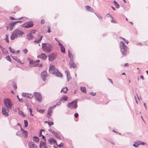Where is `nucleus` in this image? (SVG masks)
<instances>
[{
	"label": "nucleus",
	"instance_id": "obj_1",
	"mask_svg": "<svg viewBox=\"0 0 148 148\" xmlns=\"http://www.w3.org/2000/svg\"><path fill=\"white\" fill-rule=\"evenodd\" d=\"M54 46V44L52 43H43L42 45V48L44 52L48 53L53 50Z\"/></svg>",
	"mask_w": 148,
	"mask_h": 148
},
{
	"label": "nucleus",
	"instance_id": "obj_2",
	"mask_svg": "<svg viewBox=\"0 0 148 148\" xmlns=\"http://www.w3.org/2000/svg\"><path fill=\"white\" fill-rule=\"evenodd\" d=\"M24 34L23 32L19 29L15 30L11 35V39L13 40L15 38L18 37L21 38Z\"/></svg>",
	"mask_w": 148,
	"mask_h": 148
},
{
	"label": "nucleus",
	"instance_id": "obj_3",
	"mask_svg": "<svg viewBox=\"0 0 148 148\" xmlns=\"http://www.w3.org/2000/svg\"><path fill=\"white\" fill-rule=\"evenodd\" d=\"M120 45L121 52L123 55L125 56L127 54L128 48L122 41L120 42Z\"/></svg>",
	"mask_w": 148,
	"mask_h": 148
},
{
	"label": "nucleus",
	"instance_id": "obj_4",
	"mask_svg": "<svg viewBox=\"0 0 148 148\" xmlns=\"http://www.w3.org/2000/svg\"><path fill=\"white\" fill-rule=\"evenodd\" d=\"M4 104L8 109H10L12 108V106L13 105L12 101L10 99L7 98L4 99Z\"/></svg>",
	"mask_w": 148,
	"mask_h": 148
},
{
	"label": "nucleus",
	"instance_id": "obj_5",
	"mask_svg": "<svg viewBox=\"0 0 148 148\" xmlns=\"http://www.w3.org/2000/svg\"><path fill=\"white\" fill-rule=\"evenodd\" d=\"M77 100H76L73 101L70 103H68L67 104V106L71 109H76L77 107Z\"/></svg>",
	"mask_w": 148,
	"mask_h": 148
},
{
	"label": "nucleus",
	"instance_id": "obj_6",
	"mask_svg": "<svg viewBox=\"0 0 148 148\" xmlns=\"http://www.w3.org/2000/svg\"><path fill=\"white\" fill-rule=\"evenodd\" d=\"M34 25L32 21H29L23 24L21 26L26 28H29L32 27Z\"/></svg>",
	"mask_w": 148,
	"mask_h": 148
},
{
	"label": "nucleus",
	"instance_id": "obj_7",
	"mask_svg": "<svg viewBox=\"0 0 148 148\" xmlns=\"http://www.w3.org/2000/svg\"><path fill=\"white\" fill-rule=\"evenodd\" d=\"M57 55L56 53H50L48 56L49 60L51 62L53 61L57 58Z\"/></svg>",
	"mask_w": 148,
	"mask_h": 148
},
{
	"label": "nucleus",
	"instance_id": "obj_8",
	"mask_svg": "<svg viewBox=\"0 0 148 148\" xmlns=\"http://www.w3.org/2000/svg\"><path fill=\"white\" fill-rule=\"evenodd\" d=\"M34 96L35 97L37 101L40 102L42 99L41 95L38 92H34Z\"/></svg>",
	"mask_w": 148,
	"mask_h": 148
},
{
	"label": "nucleus",
	"instance_id": "obj_9",
	"mask_svg": "<svg viewBox=\"0 0 148 148\" xmlns=\"http://www.w3.org/2000/svg\"><path fill=\"white\" fill-rule=\"evenodd\" d=\"M58 70L53 65H50L49 67V71L50 73L54 74Z\"/></svg>",
	"mask_w": 148,
	"mask_h": 148
},
{
	"label": "nucleus",
	"instance_id": "obj_10",
	"mask_svg": "<svg viewBox=\"0 0 148 148\" xmlns=\"http://www.w3.org/2000/svg\"><path fill=\"white\" fill-rule=\"evenodd\" d=\"M27 60L29 61V65L30 67H32L38 65V64H36L35 61H34L33 60L31 59L30 58H28Z\"/></svg>",
	"mask_w": 148,
	"mask_h": 148
},
{
	"label": "nucleus",
	"instance_id": "obj_11",
	"mask_svg": "<svg viewBox=\"0 0 148 148\" xmlns=\"http://www.w3.org/2000/svg\"><path fill=\"white\" fill-rule=\"evenodd\" d=\"M47 73L46 71H44L41 73V78L43 81L45 82L46 80V77H47Z\"/></svg>",
	"mask_w": 148,
	"mask_h": 148
},
{
	"label": "nucleus",
	"instance_id": "obj_12",
	"mask_svg": "<svg viewBox=\"0 0 148 148\" xmlns=\"http://www.w3.org/2000/svg\"><path fill=\"white\" fill-rule=\"evenodd\" d=\"M47 56L44 53H42L38 56L37 58H40L42 60H45L47 58Z\"/></svg>",
	"mask_w": 148,
	"mask_h": 148
},
{
	"label": "nucleus",
	"instance_id": "obj_13",
	"mask_svg": "<svg viewBox=\"0 0 148 148\" xmlns=\"http://www.w3.org/2000/svg\"><path fill=\"white\" fill-rule=\"evenodd\" d=\"M8 109H7L5 108H2V114L3 115H5V116H8L9 114L8 112H9Z\"/></svg>",
	"mask_w": 148,
	"mask_h": 148
},
{
	"label": "nucleus",
	"instance_id": "obj_14",
	"mask_svg": "<svg viewBox=\"0 0 148 148\" xmlns=\"http://www.w3.org/2000/svg\"><path fill=\"white\" fill-rule=\"evenodd\" d=\"M69 66L70 68H75L77 66L76 64L74 63L73 59H71L69 62Z\"/></svg>",
	"mask_w": 148,
	"mask_h": 148
},
{
	"label": "nucleus",
	"instance_id": "obj_15",
	"mask_svg": "<svg viewBox=\"0 0 148 148\" xmlns=\"http://www.w3.org/2000/svg\"><path fill=\"white\" fill-rule=\"evenodd\" d=\"M22 95L23 97H24L27 98L31 99L33 97V96L32 95L24 92H23L22 93Z\"/></svg>",
	"mask_w": 148,
	"mask_h": 148
},
{
	"label": "nucleus",
	"instance_id": "obj_16",
	"mask_svg": "<svg viewBox=\"0 0 148 148\" xmlns=\"http://www.w3.org/2000/svg\"><path fill=\"white\" fill-rule=\"evenodd\" d=\"M28 145L29 148H37V146L33 142L29 141Z\"/></svg>",
	"mask_w": 148,
	"mask_h": 148
},
{
	"label": "nucleus",
	"instance_id": "obj_17",
	"mask_svg": "<svg viewBox=\"0 0 148 148\" xmlns=\"http://www.w3.org/2000/svg\"><path fill=\"white\" fill-rule=\"evenodd\" d=\"M21 131L22 133V135L24 136L25 138H27L28 137V132L27 131H26L21 128Z\"/></svg>",
	"mask_w": 148,
	"mask_h": 148
},
{
	"label": "nucleus",
	"instance_id": "obj_18",
	"mask_svg": "<svg viewBox=\"0 0 148 148\" xmlns=\"http://www.w3.org/2000/svg\"><path fill=\"white\" fill-rule=\"evenodd\" d=\"M40 148H48L46 145V142L41 140L40 143Z\"/></svg>",
	"mask_w": 148,
	"mask_h": 148
},
{
	"label": "nucleus",
	"instance_id": "obj_19",
	"mask_svg": "<svg viewBox=\"0 0 148 148\" xmlns=\"http://www.w3.org/2000/svg\"><path fill=\"white\" fill-rule=\"evenodd\" d=\"M49 143L51 145L53 144L54 143L57 144L56 141L53 138H51L48 140Z\"/></svg>",
	"mask_w": 148,
	"mask_h": 148
},
{
	"label": "nucleus",
	"instance_id": "obj_20",
	"mask_svg": "<svg viewBox=\"0 0 148 148\" xmlns=\"http://www.w3.org/2000/svg\"><path fill=\"white\" fill-rule=\"evenodd\" d=\"M54 75L58 77H62V73L60 72L58 70V71H56V72Z\"/></svg>",
	"mask_w": 148,
	"mask_h": 148
},
{
	"label": "nucleus",
	"instance_id": "obj_21",
	"mask_svg": "<svg viewBox=\"0 0 148 148\" xmlns=\"http://www.w3.org/2000/svg\"><path fill=\"white\" fill-rule=\"evenodd\" d=\"M33 36H32V33H30L27 36V38L28 40H32L33 38Z\"/></svg>",
	"mask_w": 148,
	"mask_h": 148
},
{
	"label": "nucleus",
	"instance_id": "obj_22",
	"mask_svg": "<svg viewBox=\"0 0 148 148\" xmlns=\"http://www.w3.org/2000/svg\"><path fill=\"white\" fill-rule=\"evenodd\" d=\"M55 136L60 140H61L62 138H63L62 135L60 133L59 134L58 133H57L55 135Z\"/></svg>",
	"mask_w": 148,
	"mask_h": 148
},
{
	"label": "nucleus",
	"instance_id": "obj_23",
	"mask_svg": "<svg viewBox=\"0 0 148 148\" xmlns=\"http://www.w3.org/2000/svg\"><path fill=\"white\" fill-rule=\"evenodd\" d=\"M65 74L66 75L67 80L68 82H69V80L71 79V77L70 75V73L69 71H66L65 72Z\"/></svg>",
	"mask_w": 148,
	"mask_h": 148
},
{
	"label": "nucleus",
	"instance_id": "obj_24",
	"mask_svg": "<svg viewBox=\"0 0 148 148\" xmlns=\"http://www.w3.org/2000/svg\"><path fill=\"white\" fill-rule=\"evenodd\" d=\"M52 110L50 108H49L48 110V113L47 117L49 118V117L51 116L52 112Z\"/></svg>",
	"mask_w": 148,
	"mask_h": 148
},
{
	"label": "nucleus",
	"instance_id": "obj_25",
	"mask_svg": "<svg viewBox=\"0 0 148 148\" xmlns=\"http://www.w3.org/2000/svg\"><path fill=\"white\" fill-rule=\"evenodd\" d=\"M16 23V21L14 22L11 23L9 24L10 28V30H12L13 29V27L15 25Z\"/></svg>",
	"mask_w": 148,
	"mask_h": 148
},
{
	"label": "nucleus",
	"instance_id": "obj_26",
	"mask_svg": "<svg viewBox=\"0 0 148 148\" xmlns=\"http://www.w3.org/2000/svg\"><path fill=\"white\" fill-rule=\"evenodd\" d=\"M33 140L34 142L37 143H38L39 141V138L37 136H34L33 137Z\"/></svg>",
	"mask_w": 148,
	"mask_h": 148
},
{
	"label": "nucleus",
	"instance_id": "obj_27",
	"mask_svg": "<svg viewBox=\"0 0 148 148\" xmlns=\"http://www.w3.org/2000/svg\"><path fill=\"white\" fill-rule=\"evenodd\" d=\"M68 90L67 87H65L62 88L61 90V92H63L64 93H66Z\"/></svg>",
	"mask_w": 148,
	"mask_h": 148
},
{
	"label": "nucleus",
	"instance_id": "obj_28",
	"mask_svg": "<svg viewBox=\"0 0 148 148\" xmlns=\"http://www.w3.org/2000/svg\"><path fill=\"white\" fill-rule=\"evenodd\" d=\"M68 56L71 59H73V56L69 50H68Z\"/></svg>",
	"mask_w": 148,
	"mask_h": 148
},
{
	"label": "nucleus",
	"instance_id": "obj_29",
	"mask_svg": "<svg viewBox=\"0 0 148 148\" xmlns=\"http://www.w3.org/2000/svg\"><path fill=\"white\" fill-rule=\"evenodd\" d=\"M43 38V36H41L40 38L38 40H35L34 41V42L35 43H38L42 40V38Z\"/></svg>",
	"mask_w": 148,
	"mask_h": 148
},
{
	"label": "nucleus",
	"instance_id": "obj_30",
	"mask_svg": "<svg viewBox=\"0 0 148 148\" xmlns=\"http://www.w3.org/2000/svg\"><path fill=\"white\" fill-rule=\"evenodd\" d=\"M2 51L3 54V55H6L8 54V52L6 49L5 48L3 49Z\"/></svg>",
	"mask_w": 148,
	"mask_h": 148
},
{
	"label": "nucleus",
	"instance_id": "obj_31",
	"mask_svg": "<svg viewBox=\"0 0 148 148\" xmlns=\"http://www.w3.org/2000/svg\"><path fill=\"white\" fill-rule=\"evenodd\" d=\"M113 3L116 8H119L120 7L119 5L117 3L115 0L113 1Z\"/></svg>",
	"mask_w": 148,
	"mask_h": 148
},
{
	"label": "nucleus",
	"instance_id": "obj_32",
	"mask_svg": "<svg viewBox=\"0 0 148 148\" xmlns=\"http://www.w3.org/2000/svg\"><path fill=\"white\" fill-rule=\"evenodd\" d=\"M13 59L17 61L18 62H19L21 63H22L21 62L20 59L16 57H12Z\"/></svg>",
	"mask_w": 148,
	"mask_h": 148
},
{
	"label": "nucleus",
	"instance_id": "obj_33",
	"mask_svg": "<svg viewBox=\"0 0 148 148\" xmlns=\"http://www.w3.org/2000/svg\"><path fill=\"white\" fill-rule=\"evenodd\" d=\"M81 90L83 92H86V88L85 87H80Z\"/></svg>",
	"mask_w": 148,
	"mask_h": 148
},
{
	"label": "nucleus",
	"instance_id": "obj_34",
	"mask_svg": "<svg viewBox=\"0 0 148 148\" xmlns=\"http://www.w3.org/2000/svg\"><path fill=\"white\" fill-rule=\"evenodd\" d=\"M45 123H47L48 124V125L49 126H50L51 125H53V122H48V121H45Z\"/></svg>",
	"mask_w": 148,
	"mask_h": 148
},
{
	"label": "nucleus",
	"instance_id": "obj_35",
	"mask_svg": "<svg viewBox=\"0 0 148 148\" xmlns=\"http://www.w3.org/2000/svg\"><path fill=\"white\" fill-rule=\"evenodd\" d=\"M62 99H63L64 101H66L68 100V97L65 95H64L62 97L61 100Z\"/></svg>",
	"mask_w": 148,
	"mask_h": 148
},
{
	"label": "nucleus",
	"instance_id": "obj_36",
	"mask_svg": "<svg viewBox=\"0 0 148 148\" xmlns=\"http://www.w3.org/2000/svg\"><path fill=\"white\" fill-rule=\"evenodd\" d=\"M26 106L27 107V108L29 110V112H30V114L32 116H33V114H32V110L31 108H28V106L27 104H26Z\"/></svg>",
	"mask_w": 148,
	"mask_h": 148
},
{
	"label": "nucleus",
	"instance_id": "obj_37",
	"mask_svg": "<svg viewBox=\"0 0 148 148\" xmlns=\"http://www.w3.org/2000/svg\"><path fill=\"white\" fill-rule=\"evenodd\" d=\"M61 52L63 53H64L65 52V48L63 46L62 47H61Z\"/></svg>",
	"mask_w": 148,
	"mask_h": 148
},
{
	"label": "nucleus",
	"instance_id": "obj_38",
	"mask_svg": "<svg viewBox=\"0 0 148 148\" xmlns=\"http://www.w3.org/2000/svg\"><path fill=\"white\" fill-rule=\"evenodd\" d=\"M135 144H134L133 145V146L134 147L137 148L138 147L139 145H140V143H137L136 142H134Z\"/></svg>",
	"mask_w": 148,
	"mask_h": 148
},
{
	"label": "nucleus",
	"instance_id": "obj_39",
	"mask_svg": "<svg viewBox=\"0 0 148 148\" xmlns=\"http://www.w3.org/2000/svg\"><path fill=\"white\" fill-rule=\"evenodd\" d=\"M16 135L21 137L22 136V134L20 131H18L16 132Z\"/></svg>",
	"mask_w": 148,
	"mask_h": 148
},
{
	"label": "nucleus",
	"instance_id": "obj_40",
	"mask_svg": "<svg viewBox=\"0 0 148 148\" xmlns=\"http://www.w3.org/2000/svg\"><path fill=\"white\" fill-rule=\"evenodd\" d=\"M24 123L25 127H27L28 126V122H27V121L26 120H25L24 121Z\"/></svg>",
	"mask_w": 148,
	"mask_h": 148
},
{
	"label": "nucleus",
	"instance_id": "obj_41",
	"mask_svg": "<svg viewBox=\"0 0 148 148\" xmlns=\"http://www.w3.org/2000/svg\"><path fill=\"white\" fill-rule=\"evenodd\" d=\"M9 50L11 53H15L14 50L13 49H12L10 47H9Z\"/></svg>",
	"mask_w": 148,
	"mask_h": 148
},
{
	"label": "nucleus",
	"instance_id": "obj_42",
	"mask_svg": "<svg viewBox=\"0 0 148 148\" xmlns=\"http://www.w3.org/2000/svg\"><path fill=\"white\" fill-rule=\"evenodd\" d=\"M85 7L86 10L88 11H90L91 8L90 6H89L88 5L86 6Z\"/></svg>",
	"mask_w": 148,
	"mask_h": 148
},
{
	"label": "nucleus",
	"instance_id": "obj_43",
	"mask_svg": "<svg viewBox=\"0 0 148 148\" xmlns=\"http://www.w3.org/2000/svg\"><path fill=\"white\" fill-rule=\"evenodd\" d=\"M120 38H122V39L123 40V41L125 42V43H126L127 44H128V43H129V41H128V40H126L125 38H122V37H121Z\"/></svg>",
	"mask_w": 148,
	"mask_h": 148
},
{
	"label": "nucleus",
	"instance_id": "obj_44",
	"mask_svg": "<svg viewBox=\"0 0 148 148\" xmlns=\"http://www.w3.org/2000/svg\"><path fill=\"white\" fill-rule=\"evenodd\" d=\"M44 131V130H42V129H41L40 130V132L38 135L39 137H40L42 135V131Z\"/></svg>",
	"mask_w": 148,
	"mask_h": 148
},
{
	"label": "nucleus",
	"instance_id": "obj_45",
	"mask_svg": "<svg viewBox=\"0 0 148 148\" xmlns=\"http://www.w3.org/2000/svg\"><path fill=\"white\" fill-rule=\"evenodd\" d=\"M111 18L112 19V20H111V22L112 23H117L116 21V20H115L112 17H111Z\"/></svg>",
	"mask_w": 148,
	"mask_h": 148
},
{
	"label": "nucleus",
	"instance_id": "obj_46",
	"mask_svg": "<svg viewBox=\"0 0 148 148\" xmlns=\"http://www.w3.org/2000/svg\"><path fill=\"white\" fill-rule=\"evenodd\" d=\"M6 59L7 60L11 62L10 58L9 56H8L6 57Z\"/></svg>",
	"mask_w": 148,
	"mask_h": 148
},
{
	"label": "nucleus",
	"instance_id": "obj_47",
	"mask_svg": "<svg viewBox=\"0 0 148 148\" xmlns=\"http://www.w3.org/2000/svg\"><path fill=\"white\" fill-rule=\"evenodd\" d=\"M17 97L18 98L19 101H20L21 102H22V103L23 102V100L22 99H20V98H19L18 97V95H17Z\"/></svg>",
	"mask_w": 148,
	"mask_h": 148
},
{
	"label": "nucleus",
	"instance_id": "obj_48",
	"mask_svg": "<svg viewBox=\"0 0 148 148\" xmlns=\"http://www.w3.org/2000/svg\"><path fill=\"white\" fill-rule=\"evenodd\" d=\"M47 28L48 29V30H47V32L49 33L50 32H51V31L50 30V28H51V27L50 26H48L47 27Z\"/></svg>",
	"mask_w": 148,
	"mask_h": 148
},
{
	"label": "nucleus",
	"instance_id": "obj_49",
	"mask_svg": "<svg viewBox=\"0 0 148 148\" xmlns=\"http://www.w3.org/2000/svg\"><path fill=\"white\" fill-rule=\"evenodd\" d=\"M57 146L59 147H62L63 146V144L62 143H60L59 145H57V144H56Z\"/></svg>",
	"mask_w": 148,
	"mask_h": 148
},
{
	"label": "nucleus",
	"instance_id": "obj_50",
	"mask_svg": "<svg viewBox=\"0 0 148 148\" xmlns=\"http://www.w3.org/2000/svg\"><path fill=\"white\" fill-rule=\"evenodd\" d=\"M6 38H5V40L8 43H9V41L8 40V36L7 35H6Z\"/></svg>",
	"mask_w": 148,
	"mask_h": 148
},
{
	"label": "nucleus",
	"instance_id": "obj_51",
	"mask_svg": "<svg viewBox=\"0 0 148 148\" xmlns=\"http://www.w3.org/2000/svg\"><path fill=\"white\" fill-rule=\"evenodd\" d=\"M44 111H45V109H43V110L40 109L39 110V112L40 113H43L44 112Z\"/></svg>",
	"mask_w": 148,
	"mask_h": 148
},
{
	"label": "nucleus",
	"instance_id": "obj_52",
	"mask_svg": "<svg viewBox=\"0 0 148 148\" xmlns=\"http://www.w3.org/2000/svg\"><path fill=\"white\" fill-rule=\"evenodd\" d=\"M23 51L26 54L27 52V49H25L23 50Z\"/></svg>",
	"mask_w": 148,
	"mask_h": 148
},
{
	"label": "nucleus",
	"instance_id": "obj_53",
	"mask_svg": "<svg viewBox=\"0 0 148 148\" xmlns=\"http://www.w3.org/2000/svg\"><path fill=\"white\" fill-rule=\"evenodd\" d=\"M41 136H42V139L44 140L43 142H46V139L45 136L43 135H42Z\"/></svg>",
	"mask_w": 148,
	"mask_h": 148
},
{
	"label": "nucleus",
	"instance_id": "obj_54",
	"mask_svg": "<svg viewBox=\"0 0 148 148\" xmlns=\"http://www.w3.org/2000/svg\"><path fill=\"white\" fill-rule=\"evenodd\" d=\"M13 88H14V89H16V88H17V86H16V85L15 84L13 83Z\"/></svg>",
	"mask_w": 148,
	"mask_h": 148
},
{
	"label": "nucleus",
	"instance_id": "obj_55",
	"mask_svg": "<svg viewBox=\"0 0 148 148\" xmlns=\"http://www.w3.org/2000/svg\"><path fill=\"white\" fill-rule=\"evenodd\" d=\"M45 20L44 19H42L41 20V24H43L45 23Z\"/></svg>",
	"mask_w": 148,
	"mask_h": 148
},
{
	"label": "nucleus",
	"instance_id": "obj_56",
	"mask_svg": "<svg viewBox=\"0 0 148 148\" xmlns=\"http://www.w3.org/2000/svg\"><path fill=\"white\" fill-rule=\"evenodd\" d=\"M78 114L77 113H76L74 114V116L75 118H77L78 117Z\"/></svg>",
	"mask_w": 148,
	"mask_h": 148
},
{
	"label": "nucleus",
	"instance_id": "obj_57",
	"mask_svg": "<svg viewBox=\"0 0 148 148\" xmlns=\"http://www.w3.org/2000/svg\"><path fill=\"white\" fill-rule=\"evenodd\" d=\"M18 114H20V115H21V114H23V112H22L21 111V110H19V111H18Z\"/></svg>",
	"mask_w": 148,
	"mask_h": 148
},
{
	"label": "nucleus",
	"instance_id": "obj_58",
	"mask_svg": "<svg viewBox=\"0 0 148 148\" xmlns=\"http://www.w3.org/2000/svg\"><path fill=\"white\" fill-rule=\"evenodd\" d=\"M90 94L93 96H94L96 95L95 92H92L90 93Z\"/></svg>",
	"mask_w": 148,
	"mask_h": 148
},
{
	"label": "nucleus",
	"instance_id": "obj_59",
	"mask_svg": "<svg viewBox=\"0 0 148 148\" xmlns=\"http://www.w3.org/2000/svg\"><path fill=\"white\" fill-rule=\"evenodd\" d=\"M140 144H142V145H144L145 144H146V143L144 142H140Z\"/></svg>",
	"mask_w": 148,
	"mask_h": 148
},
{
	"label": "nucleus",
	"instance_id": "obj_60",
	"mask_svg": "<svg viewBox=\"0 0 148 148\" xmlns=\"http://www.w3.org/2000/svg\"><path fill=\"white\" fill-rule=\"evenodd\" d=\"M90 11L91 12H94V10L93 9V8H91Z\"/></svg>",
	"mask_w": 148,
	"mask_h": 148
},
{
	"label": "nucleus",
	"instance_id": "obj_61",
	"mask_svg": "<svg viewBox=\"0 0 148 148\" xmlns=\"http://www.w3.org/2000/svg\"><path fill=\"white\" fill-rule=\"evenodd\" d=\"M97 16L99 19H102V17L100 15H97Z\"/></svg>",
	"mask_w": 148,
	"mask_h": 148
},
{
	"label": "nucleus",
	"instance_id": "obj_62",
	"mask_svg": "<svg viewBox=\"0 0 148 148\" xmlns=\"http://www.w3.org/2000/svg\"><path fill=\"white\" fill-rule=\"evenodd\" d=\"M58 42L59 43L58 44L60 46H61V47H62V46H63V45L59 41H58Z\"/></svg>",
	"mask_w": 148,
	"mask_h": 148
},
{
	"label": "nucleus",
	"instance_id": "obj_63",
	"mask_svg": "<svg viewBox=\"0 0 148 148\" xmlns=\"http://www.w3.org/2000/svg\"><path fill=\"white\" fill-rule=\"evenodd\" d=\"M51 133L52 134H53L54 135H55L56 134V133H57V132H54V131H52V132H51Z\"/></svg>",
	"mask_w": 148,
	"mask_h": 148
},
{
	"label": "nucleus",
	"instance_id": "obj_64",
	"mask_svg": "<svg viewBox=\"0 0 148 148\" xmlns=\"http://www.w3.org/2000/svg\"><path fill=\"white\" fill-rule=\"evenodd\" d=\"M10 19L11 20H13L14 19H16L14 18L13 17H10Z\"/></svg>",
	"mask_w": 148,
	"mask_h": 148
}]
</instances>
